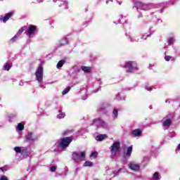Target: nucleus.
I'll use <instances>...</instances> for the list:
<instances>
[{
  "instance_id": "1",
  "label": "nucleus",
  "mask_w": 180,
  "mask_h": 180,
  "mask_svg": "<svg viewBox=\"0 0 180 180\" xmlns=\"http://www.w3.org/2000/svg\"><path fill=\"white\" fill-rule=\"evenodd\" d=\"M121 67L124 68L126 72H128L129 74H134V72H137V71L140 70L137 62L134 60L126 61L121 65Z\"/></svg>"
},
{
  "instance_id": "2",
  "label": "nucleus",
  "mask_w": 180,
  "mask_h": 180,
  "mask_svg": "<svg viewBox=\"0 0 180 180\" xmlns=\"http://www.w3.org/2000/svg\"><path fill=\"white\" fill-rule=\"evenodd\" d=\"M86 155V152L85 150L73 152L72 154V160L75 162H81V161L85 160Z\"/></svg>"
},
{
  "instance_id": "3",
  "label": "nucleus",
  "mask_w": 180,
  "mask_h": 180,
  "mask_svg": "<svg viewBox=\"0 0 180 180\" xmlns=\"http://www.w3.org/2000/svg\"><path fill=\"white\" fill-rule=\"evenodd\" d=\"M35 76L40 88H45L44 84H43V65L39 66L35 72Z\"/></svg>"
},
{
  "instance_id": "4",
  "label": "nucleus",
  "mask_w": 180,
  "mask_h": 180,
  "mask_svg": "<svg viewBox=\"0 0 180 180\" xmlns=\"http://www.w3.org/2000/svg\"><path fill=\"white\" fill-rule=\"evenodd\" d=\"M72 140V136L63 138L60 139V142L58 143V146L60 148L65 149L68 146H70V144H71Z\"/></svg>"
},
{
  "instance_id": "5",
  "label": "nucleus",
  "mask_w": 180,
  "mask_h": 180,
  "mask_svg": "<svg viewBox=\"0 0 180 180\" xmlns=\"http://www.w3.org/2000/svg\"><path fill=\"white\" fill-rule=\"evenodd\" d=\"M27 30L25 31V34L27 37H33L34 34H36V31L37 30V27L36 25H30L27 27Z\"/></svg>"
},
{
  "instance_id": "6",
  "label": "nucleus",
  "mask_w": 180,
  "mask_h": 180,
  "mask_svg": "<svg viewBox=\"0 0 180 180\" xmlns=\"http://www.w3.org/2000/svg\"><path fill=\"white\" fill-rule=\"evenodd\" d=\"M93 125L96 127H102L103 129H108V123L101 118H96L93 120Z\"/></svg>"
},
{
  "instance_id": "7",
  "label": "nucleus",
  "mask_w": 180,
  "mask_h": 180,
  "mask_svg": "<svg viewBox=\"0 0 180 180\" xmlns=\"http://www.w3.org/2000/svg\"><path fill=\"white\" fill-rule=\"evenodd\" d=\"M131 171H134V172H139L140 171V163L136 161H131L128 165Z\"/></svg>"
},
{
  "instance_id": "8",
  "label": "nucleus",
  "mask_w": 180,
  "mask_h": 180,
  "mask_svg": "<svg viewBox=\"0 0 180 180\" xmlns=\"http://www.w3.org/2000/svg\"><path fill=\"white\" fill-rule=\"evenodd\" d=\"M119 148H120V142H114L110 147L112 155H116V154H117V151H119Z\"/></svg>"
},
{
  "instance_id": "9",
  "label": "nucleus",
  "mask_w": 180,
  "mask_h": 180,
  "mask_svg": "<svg viewBox=\"0 0 180 180\" xmlns=\"http://www.w3.org/2000/svg\"><path fill=\"white\" fill-rule=\"evenodd\" d=\"M150 6H151L149 4H144L140 1L135 3V8L137 9H141L142 11H148V9H150Z\"/></svg>"
},
{
  "instance_id": "10",
  "label": "nucleus",
  "mask_w": 180,
  "mask_h": 180,
  "mask_svg": "<svg viewBox=\"0 0 180 180\" xmlns=\"http://www.w3.org/2000/svg\"><path fill=\"white\" fill-rule=\"evenodd\" d=\"M37 135H36V134H34V132H28L26 136V140L27 141H29V143L36 141V140H37Z\"/></svg>"
},
{
  "instance_id": "11",
  "label": "nucleus",
  "mask_w": 180,
  "mask_h": 180,
  "mask_svg": "<svg viewBox=\"0 0 180 180\" xmlns=\"http://www.w3.org/2000/svg\"><path fill=\"white\" fill-rule=\"evenodd\" d=\"M26 29H27V26H24L22 27L18 32H17V34L10 40V41H16V40H18V37H19V36H20V34H22V32L24 30H26Z\"/></svg>"
},
{
  "instance_id": "12",
  "label": "nucleus",
  "mask_w": 180,
  "mask_h": 180,
  "mask_svg": "<svg viewBox=\"0 0 180 180\" xmlns=\"http://www.w3.org/2000/svg\"><path fill=\"white\" fill-rule=\"evenodd\" d=\"M13 12H10L8 13L7 14L5 15L4 17L1 16L0 17V20L1 22H3V23H6V22H8V20H9L10 18H12V16H13Z\"/></svg>"
},
{
  "instance_id": "13",
  "label": "nucleus",
  "mask_w": 180,
  "mask_h": 180,
  "mask_svg": "<svg viewBox=\"0 0 180 180\" xmlns=\"http://www.w3.org/2000/svg\"><path fill=\"white\" fill-rule=\"evenodd\" d=\"M108 139L107 134H99L96 136V141H103V140H106Z\"/></svg>"
},
{
  "instance_id": "14",
  "label": "nucleus",
  "mask_w": 180,
  "mask_h": 180,
  "mask_svg": "<svg viewBox=\"0 0 180 180\" xmlns=\"http://www.w3.org/2000/svg\"><path fill=\"white\" fill-rule=\"evenodd\" d=\"M169 126H171V120L169 119L165 120L163 122V127L165 130H167V129H168Z\"/></svg>"
},
{
  "instance_id": "15",
  "label": "nucleus",
  "mask_w": 180,
  "mask_h": 180,
  "mask_svg": "<svg viewBox=\"0 0 180 180\" xmlns=\"http://www.w3.org/2000/svg\"><path fill=\"white\" fill-rule=\"evenodd\" d=\"M82 70H83L86 74H89L92 71V68L88 66H82Z\"/></svg>"
},
{
  "instance_id": "16",
  "label": "nucleus",
  "mask_w": 180,
  "mask_h": 180,
  "mask_svg": "<svg viewBox=\"0 0 180 180\" xmlns=\"http://www.w3.org/2000/svg\"><path fill=\"white\" fill-rule=\"evenodd\" d=\"M117 116H119V108L115 107L112 110V117L117 119Z\"/></svg>"
},
{
  "instance_id": "17",
  "label": "nucleus",
  "mask_w": 180,
  "mask_h": 180,
  "mask_svg": "<svg viewBox=\"0 0 180 180\" xmlns=\"http://www.w3.org/2000/svg\"><path fill=\"white\" fill-rule=\"evenodd\" d=\"M17 131H22V130H25V124L23 122H20L18 124L16 127Z\"/></svg>"
},
{
  "instance_id": "18",
  "label": "nucleus",
  "mask_w": 180,
  "mask_h": 180,
  "mask_svg": "<svg viewBox=\"0 0 180 180\" xmlns=\"http://www.w3.org/2000/svg\"><path fill=\"white\" fill-rule=\"evenodd\" d=\"M58 2H60L58 4V6H64V8H67V6L68 5V1L67 0H57Z\"/></svg>"
},
{
  "instance_id": "19",
  "label": "nucleus",
  "mask_w": 180,
  "mask_h": 180,
  "mask_svg": "<svg viewBox=\"0 0 180 180\" xmlns=\"http://www.w3.org/2000/svg\"><path fill=\"white\" fill-rule=\"evenodd\" d=\"M132 134L134 137H140V136H141V130L139 129H135L132 131Z\"/></svg>"
},
{
  "instance_id": "20",
  "label": "nucleus",
  "mask_w": 180,
  "mask_h": 180,
  "mask_svg": "<svg viewBox=\"0 0 180 180\" xmlns=\"http://www.w3.org/2000/svg\"><path fill=\"white\" fill-rule=\"evenodd\" d=\"M56 117L57 119H64V117H65V112L59 110L58 114L57 115Z\"/></svg>"
},
{
  "instance_id": "21",
  "label": "nucleus",
  "mask_w": 180,
  "mask_h": 180,
  "mask_svg": "<svg viewBox=\"0 0 180 180\" xmlns=\"http://www.w3.org/2000/svg\"><path fill=\"white\" fill-rule=\"evenodd\" d=\"M109 108V104H102L99 106V110H108Z\"/></svg>"
},
{
  "instance_id": "22",
  "label": "nucleus",
  "mask_w": 180,
  "mask_h": 180,
  "mask_svg": "<svg viewBox=\"0 0 180 180\" xmlns=\"http://www.w3.org/2000/svg\"><path fill=\"white\" fill-rule=\"evenodd\" d=\"M14 151H15L17 154H23V150L22 149L21 147H19V146H15L14 148Z\"/></svg>"
},
{
  "instance_id": "23",
  "label": "nucleus",
  "mask_w": 180,
  "mask_h": 180,
  "mask_svg": "<svg viewBox=\"0 0 180 180\" xmlns=\"http://www.w3.org/2000/svg\"><path fill=\"white\" fill-rule=\"evenodd\" d=\"M165 61H175V57L170 56H165Z\"/></svg>"
},
{
  "instance_id": "24",
  "label": "nucleus",
  "mask_w": 180,
  "mask_h": 180,
  "mask_svg": "<svg viewBox=\"0 0 180 180\" xmlns=\"http://www.w3.org/2000/svg\"><path fill=\"white\" fill-rule=\"evenodd\" d=\"M132 152H133V148L131 146L128 147L127 153H126V155L127 157H130V155H131Z\"/></svg>"
},
{
  "instance_id": "25",
  "label": "nucleus",
  "mask_w": 180,
  "mask_h": 180,
  "mask_svg": "<svg viewBox=\"0 0 180 180\" xmlns=\"http://www.w3.org/2000/svg\"><path fill=\"white\" fill-rule=\"evenodd\" d=\"M18 114L17 113H13L8 115V121L11 122L12 119H15V117H17Z\"/></svg>"
},
{
  "instance_id": "26",
  "label": "nucleus",
  "mask_w": 180,
  "mask_h": 180,
  "mask_svg": "<svg viewBox=\"0 0 180 180\" xmlns=\"http://www.w3.org/2000/svg\"><path fill=\"white\" fill-rule=\"evenodd\" d=\"M71 89V87L68 86L66 87L63 91H62V95H67L70 92Z\"/></svg>"
},
{
  "instance_id": "27",
  "label": "nucleus",
  "mask_w": 180,
  "mask_h": 180,
  "mask_svg": "<svg viewBox=\"0 0 180 180\" xmlns=\"http://www.w3.org/2000/svg\"><path fill=\"white\" fill-rule=\"evenodd\" d=\"M174 42H175V39H174V37L169 38L167 41L169 46H172V44H174Z\"/></svg>"
},
{
  "instance_id": "28",
  "label": "nucleus",
  "mask_w": 180,
  "mask_h": 180,
  "mask_svg": "<svg viewBox=\"0 0 180 180\" xmlns=\"http://www.w3.org/2000/svg\"><path fill=\"white\" fill-rule=\"evenodd\" d=\"M151 180H160V174H158V172L154 173Z\"/></svg>"
},
{
  "instance_id": "29",
  "label": "nucleus",
  "mask_w": 180,
  "mask_h": 180,
  "mask_svg": "<svg viewBox=\"0 0 180 180\" xmlns=\"http://www.w3.org/2000/svg\"><path fill=\"white\" fill-rule=\"evenodd\" d=\"M65 63V62L64 60H60L56 65L57 68H61V67L64 65Z\"/></svg>"
},
{
  "instance_id": "30",
  "label": "nucleus",
  "mask_w": 180,
  "mask_h": 180,
  "mask_svg": "<svg viewBox=\"0 0 180 180\" xmlns=\"http://www.w3.org/2000/svg\"><path fill=\"white\" fill-rule=\"evenodd\" d=\"M92 165H94V164L92 163V162L86 161V162L84 163V167H92Z\"/></svg>"
},
{
  "instance_id": "31",
  "label": "nucleus",
  "mask_w": 180,
  "mask_h": 180,
  "mask_svg": "<svg viewBox=\"0 0 180 180\" xmlns=\"http://www.w3.org/2000/svg\"><path fill=\"white\" fill-rule=\"evenodd\" d=\"M4 70L6 71H9V70H11V65H9V63H6L4 65Z\"/></svg>"
},
{
  "instance_id": "32",
  "label": "nucleus",
  "mask_w": 180,
  "mask_h": 180,
  "mask_svg": "<svg viewBox=\"0 0 180 180\" xmlns=\"http://www.w3.org/2000/svg\"><path fill=\"white\" fill-rule=\"evenodd\" d=\"M90 157L91 158H96L98 157V152H92Z\"/></svg>"
},
{
  "instance_id": "33",
  "label": "nucleus",
  "mask_w": 180,
  "mask_h": 180,
  "mask_svg": "<svg viewBox=\"0 0 180 180\" xmlns=\"http://www.w3.org/2000/svg\"><path fill=\"white\" fill-rule=\"evenodd\" d=\"M8 169H9V167H8V166L0 167V171H2V172H6Z\"/></svg>"
},
{
  "instance_id": "34",
  "label": "nucleus",
  "mask_w": 180,
  "mask_h": 180,
  "mask_svg": "<svg viewBox=\"0 0 180 180\" xmlns=\"http://www.w3.org/2000/svg\"><path fill=\"white\" fill-rule=\"evenodd\" d=\"M145 89L149 92H151V91H153V86L147 85L145 86Z\"/></svg>"
},
{
  "instance_id": "35",
  "label": "nucleus",
  "mask_w": 180,
  "mask_h": 180,
  "mask_svg": "<svg viewBox=\"0 0 180 180\" xmlns=\"http://www.w3.org/2000/svg\"><path fill=\"white\" fill-rule=\"evenodd\" d=\"M51 172H56L57 171V167L56 166H51L50 168Z\"/></svg>"
},
{
  "instance_id": "36",
  "label": "nucleus",
  "mask_w": 180,
  "mask_h": 180,
  "mask_svg": "<svg viewBox=\"0 0 180 180\" xmlns=\"http://www.w3.org/2000/svg\"><path fill=\"white\" fill-rule=\"evenodd\" d=\"M148 34H144L143 35H142V37H141V40H146L147 39V37H148Z\"/></svg>"
},
{
  "instance_id": "37",
  "label": "nucleus",
  "mask_w": 180,
  "mask_h": 180,
  "mask_svg": "<svg viewBox=\"0 0 180 180\" xmlns=\"http://www.w3.org/2000/svg\"><path fill=\"white\" fill-rule=\"evenodd\" d=\"M64 44H67V40H65V39H62V40L60 41V45H61V46H64Z\"/></svg>"
},
{
  "instance_id": "38",
  "label": "nucleus",
  "mask_w": 180,
  "mask_h": 180,
  "mask_svg": "<svg viewBox=\"0 0 180 180\" xmlns=\"http://www.w3.org/2000/svg\"><path fill=\"white\" fill-rule=\"evenodd\" d=\"M129 39H130L131 41H132V42L133 41H136V37H134V36H130Z\"/></svg>"
},
{
  "instance_id": "39",
  "label": "nucleus",
  "mask_w": 180,
  "mask_h": 180,
  "mask_svg": "<svg viewBox=\"0 0 180 180\" xmlns=\"http://www.w3.org/2000/svg\"><path fill=\"white\" fill-rule=\"evenodd\" d=\"M71 133L70 131H65V132H63V136H68V134Z\"/></svg>"
},
{
  "instance_id": "40",
  "label": "nucleus",
  "mask_w": 180,
  "mask_h": 180,
  "mask_svg": "<svg viewBox=\"0 0 180 180\" xmlns=\"http://www.w3.org/2000/svg\"><path fill=\"white\" fill-rule=\"evenodd\" d=\"M0 180H8V178H7L6 176H2L0 178Z\"/></svg>"
},
{
  "instance_id": "41",
  "label": "nucleus",
  "mask_w": 180,
  "mask_h": 180,
  "mask_svg": "<svg viewBox=\"0 0 180 180\" xmlns=\"http://www.w3.org/2000/svg\"><path fill=\"white\" fill-rule=\"evenodd\" d=\"M117 101H121L122 96H120V94L117 95Z\"/></svg>"
},
{
  "instance_id": "42",
  "label": "nucleus",
  "mask_w": 180,
  "mask_h": 180,
  "mask_svg": "<svg viewBox=\"0 0 180 180\" xmlns=\"http://www.w3.org/2000/svg\"><path fill=\"white\" fill-rule=\"evenodd\" d=\"M44 0H37V1L38 2V4H41V2H43Z\"/></svg>"
},
{
  "instance_id": "43",
  "label": "nucleus",
  "mask_w": 180,
  "mask_h": 180,
  "mask_svg": "<svg viewBox=\"0 0 180 180\" xmlns=\"http://www.w3.org/2000/svg\"><path fill=\"white\" fill-rule=\"evenodd\" d=\"M179 150H180V143L177 146V148L176 149V151H178Z\"/></svg>"
},
{
  "instance_id": "44",
  "label": "nucleus",
  "mask_w": 180,
  "mask_h": 180,
  "mask_svg": "<svg viewBox=\"0 0 180 180\" xmlns=\"http://www.w3.org/2000/svg\"><path fill=\"white\" fill-rule=\"evenodd\" d=\"M23 84H24L23 82L21 81V82H20L19 85H20V86H23Z\"/></svg>"
},
{
  "instance_id": "45",
  "label": "nucleus",
  "mask_w": 180,
  "mask_h": 180,
  "mask_svg": "<svg viewBox=\"0 0 180 180\" xmlns=\"http://www.w3.org/2000/svg\"><path fill=\"white\" fill-rule=\"evenodd\" d=\"M82 99L83 101H86V97L84 96H83V97L82 98Z\"/></svg>"
},
{
  "instance_id": "46",
  "label": "nucleus",
  "mask_w": 180,
  "mask_h": 180,
  "mask_svg": "<svg viewBox=\"0 0 180 180\" xmlns=\"http://www.w3.org/2000/svg\"><path fill=\"white\" fill-rule=\"evenodd\" d=\"M98 91H99V88H98L96 90H94V93L96 94V92H98Z\"/></svg>"
},
{
  "instance_id": "47",
  "label": "nucleus",
  "mask_w": 180,
  "mask_h": 180,
  "mask_svg": "<svg viewBox=\"0 0 180 180\" xmlns=\"http://www.w3.org/2000/svg\"><path fill=\"white\" fill-rule=\"evenodd\" d=\"M168 102H169V100L167 99V100L165 101L166 103H168Z\"/></svg>"
},
{
  "instance_id": "48",
  "label": "nucleus",
  "mask_w": 180,
  "mask_h": 180,
  "mask_svg": "<svg viewBox=\"0 0 180 180\" xmlns=\"http://www.w3.org/2000/svg\"><path fill=\"white\" fill-rule=\"evenodd\" d=\"M78 171H79V168L77 167V168L76 169V172H78Z\"/></svg>"
},
{
  "instance_id": "49",
  "label": "nucleus",
  "mask_w": 180,
  "mask_h": 180,
  "mask_svg": "<svg viewBox=\"0 0 180 180\" xmlns=\"http://www.w3.org/2000/svg\"><path fill=\"white\" fill-rule=\"evenodd\" d=\"M53 2H54V4H56V2H57V0H52Z\"/></svg>"
},
{
  "instance_id": "50",
  "label": "nucleus",
  "mask_w": 180,
  "mask_h": 180,
  "mask_svg": "<svg viewBox=\"0 0 180 180\" xmlns=\"http://www.w3.org/2000/svg\"><path fill=\"white\" fill-rule=\"evenodd\" d=\"M117 2H118V4H119V5H121L122 2H119V1H117Z\"/></svg>"
},
{
  "instance_id": "51",
  "label": "nucleus",
  "mask_w": 180,
  "mask_h": 180,
  "mask_svg": "<svg viewBox=\"0 0 180 180\" xmlns=\"http://www.w3.org/2000/svg\"><path fill=\"white\" fill-rule=\"evenodd\" d=\"M138 18H141V15H139Z\"/></svg>"
},
{
  "instance_id": "52",
  "label": "nucleus",
  "mask_w": 180,
  "mask_h": 180,
  "mask_svg": "<svg viewBox=\"0 0 180 180\" xmlns=\"http://www.w3.org/2000/svg\"><path fill=\"white\" fill-rule=\"evenodd\" d=\"M160 13L162 12V10H160Z\"/></svg>"
},
{
  "instance_id": "53",
  "label": "nucleus",
  "mask_w": 180,
  "mask_h": 180,
  "mask_svg": "<svg viewBox=\"0 0 180 180\" xmlns=\"http://www.w3.org/2000/svg\"><path fill=\"white\" fill-rule=\"evenodd\" d=\"M109 3V1H106V4H108Z\"/></svg>"
},
{
  "instance_id": "54",
  "label": "nucleus",
  "mask_w": 180,
  "mask_h": 180,
  "mask_svg": "<svg viewBox=\"0 0 180 180\" xmlns=\"http://www.w3.org/2000/svg\"><path fill=\"white\" fill-rule=\"evenodd\" d=\"M108 171L109 172V171H110V170H108Z\"/></svg>"
}]
</instances>
